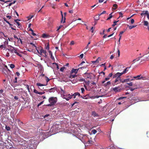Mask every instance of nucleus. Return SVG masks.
<instances>
[{
  "label": "nucleus",
  "mask_w": 149,
  "mask_h": 149,
  "mask_svg": "<svg viewBox=\"0 0 149 149\" xmlns=\"http://www.w3.org/2000/svg\"><path fill=\"white\" fill-rule=\"evenodd\" d=\"M57 98L56 97H52L49 99V102L50 103L47 105V106H51L54 105L57 102Z\"/></svg>",
  "instance_id": "nucleus-1"
},
{
  "label": "nucleus",
  "mask_w": 149,
  "mask_h": 149,
  "mask_svg": "<svg viewBox=\"0 0 149 149\" xmlns=\"http://www.w3.org/2000/svg\"><path fill=\"white\" fill-rule=\"evenodd\" d=\"M38 49H37V50L40 54L42 55L45 57L47 56V52L45 50L43 49L41 47L38 48Z\"/></svg>",
  "instance_id": "nucleus-2"
},
{
  "label": "nucleus",
  "mask_w": 149,
  "mask_h": 149,
  "mask_svg": "<svg viewBox=\"0 0 149 149\" xmlns=\"http://www.w3.org/2000/svg\"><path fill=\"white\" fill-rule=\"evenodd\" d=\"M122 81L120 77H118L117 78H116L114 83L112 84L113 86H114L118 84H120L121 82H122Z\"/></svg>",
  "instance_id": "nucleus-3"
},
{
  "label": "nucleus",
  "mask_w": 149,
  "mask_h": 149,
  "mask_svg": "<svg viewBox=\"0 0 149 149\" xmlns=\"http://www.w3.org/2000/svg\"><path fill=\"white\" fill-rule=\"evenodd\" d=\"M111 91H113L115 92H120L121 90V88H120L119 86L116 87L114 88H111Z\"/></svg>",
  "instance_id": "nucleus-4"
},
{
  "label": "nucleus",
  "mask_w": 149,
  "mask_h": 149,
  "mask_svg": "<svg viewBox=\"0 0 149 149\" xmlns=\"http://www.w3.org/2000/svg\"><path fill=\"white\" fill-rule=\"evenodd\" d=\"M84 68V67H80V68H78V69L73 68L71 70V72H72V73H74L75 74H76L77 73L78 70L80 69H82V68Z\"/></svg>",
  "instance_id": "nucleus-5"
},
{
  "label": "nucleus",
  "mask_w": 149,
  "mask_h": 149,
  "mask_svg": "<svg viewBox=\"0 0 149 149\" xmlns=\"http://www.w3.org/2000/svg\"><path fill=\"white\" fill-rule=\"evenodd\" d=\"M141 75H138L134 77V79H142L143 80H145V77H143L142 76L141 77Z\"/></svg>",
  "instance_id": "nucleus-6"
},
{
  "label": "nucleus",
  "mask_w": 149,
  "mask_h": 149,
  "mask_svg": "<svg viewBox=\"0 0 149 149\" xmlns=\"http://www.w3.org/2000/svg\"><path fill=\"white\" fill-rule=\"evenodd\" d=\"M36 85L39 87V88L41 90H42L44 89V88L42 87V86H45V85L43 84L38 83L36 84Z\"/></svg>",
  "instance_id": "nucleus-7"
},
{
  "label": "nucleus",
  "mask_w": 149,
  "mask_h": 149,
  "mask_svg": "<svg viewBox=\"0 0 149 149\" xmlns=\"http://www.w3.org/2000/svg\"><path fill=\"white\" fill-rule=\"evenodd\" d=\"M6 68H3L2 70V72L3 73L5 74H7L8 72L10 71L9 69H8V68L7 66H6Z\"/></svg>",
  "instance_id": "nucleus-8"
},
{
  "label": "nucleus",
  "mask_w": 149,
  "mask_h": 149,
  "mask_svg": "<svg viewBox=\"0 0 149 149\" xmlns=\"http://www.w3.org/2000/svg\"><path fill=\"white\" fill-rule=\"evenodd\" d=\"M30 142L31 144L32 145H36L37 143V141L36 140L34 139H32L30 140Z\"/></svg>",
  "instance_id": "nucleus-9"
},
{
  "label": "nucleus",
  "mask_w": 149,
  "mask_h": 149,
  "mask_svg": "<svg viewBox=\"0 0 149 149\" xmlns=\"http://www.w3.org/2000/svg\"><path fill=\"white\" fill-rule=\"evenodd\" d=\"M44 90L46 91H49V92H54L55 91V89L54 88H52L50 89H48V90H47L46 89H45Z\"/></svg>",
  "instance_id": "nucleus-10"
},
{
  "label": "nucleus",
  "mask_w": 149,
  "mask_h": 149,
  "mask_svg": "<svg viewBox=\"0 0 149 149\" xmlns=\"http://www.w3.org/2000/svg\"><path fill=\"white\" fill-rule=\"evenodd\" d=\"M20 21V20L19 19L15 20V21L16 23L18 25V27L19 28H20L21 27V25L19 22L17 21Z\"/></svg>",
  "instance_id": "nucleus-11"
},
{
  "label": "nucleus",
  "mask_w": 149,
  "mask_h": 149,
  "mask_svg": "<svg viewBox=\"0 0 149 149\" xmlns=\"http://www.w3.org/2000/svg\"><path fill=\"white\" fill-rule=\"evenodd\" d=\"M124 31H121L120 32V34H119V40H118V42H119V44H120V40L121 38V35H122V34L124 32Z\"/></svg>",
  "instance_id": "nucleus-12"
},
{
  "label": "nucleus",
  "mask_w": 149,
  "mask_h": 149,
  "mask_svg": "<svg viewBox=\"0 0 149 149\" xmlns=\"http://www.w3.org/2000/svg\"><path fill=\"white\" fill-rule=\"evenodd\" d=\"M148 59V56H145L143 58L141 59V62H142L143 61H145L146 60H147Z\"/></svg>",
  "instance_id": "nucleus-13"
},
{
  "label": "nucleus",
  "mask_w": 149,
  "mask_h": 149,
  "mask_svg": "<svg viewBox=\"0 0 149 149\" xmlns=\"http://www.w3.org/2000/svg\"><path fill=\"white\" fill-rule=\"evenodd\" d=\"M100 15H96L94 17V19L95 20L97 21L99 19V16Z\"/></svg>",
  "instance_id": "nucleus-14"
},
{
  "label": "nucleus",
  "mask_w": 149,
  "mask_h": 149,
  "mask_svg": "<svg viewBox=\"0 0 149 149\" xmlns=\"http://www.w3.org/2000/svg\"><path fill=\"white\" fill-rule=\"evenodd\" d=\"M136 102H138L140 101V99H139L138 97H134V99H132Z\"/></svg>",
  "instance_id": "nucleus-15"
},
{
  "label": "nucleus",
  "mask_w": 149,
  "mask_h": 149,
  "mask_svg": "<svg viewBox=\"0 0 149 149\" xmlns=\"http://www.w3.org/2000/svg\"><path fill=\"white\" fill-rule=\"evenodd\" d=\"M45 49L48 50H49V43H48L47 44H45Z\"/></svg>",
  "instance_id": "nucleus-16"
},
{
  "label": "nucleus",
  "mask_w": 149,
  "mask_h": 149,
  "mask_svg": "<svg viewBox=\"0 0 149 149\" xmlns=\"http://www.w3.org/2000/svg\"><path fill=\"white\" fill-rule=\"evenodd\" d=\"M148 13V11H142V13H141V15L142 16L143 15H147Z\"/></svg>",
  "instance_id": "nucleus-17"
},
{
  "label": "nucleus",
  "mask_w": 149,
  "mask_h": 149,
  "mask_svg": "<svg viewBox=\"0 0 149 149\" xmlns=\"http://www.w3.org/2000/svg\"><path fill=\"white\" fill-rule=\"evenodd\" d=\"M6 51H10V52L12 53L14 52L13 48H10V49H6Z\"/></svg>",
  "instance_id": "nucleus-18"
},
{
  "label": "nucleus",
  "mask_w": 149,
  "mask_h": 149,
  "mask_svg": "<svg viewBox=\"0 0 149 149\" xmlns=\"http://www.w3.org/2000/svg\"><path fill=\"white\" fill-rule=\"evenodd\" d=\"M48 52L49 53V55L51 56V58L52 59H53L54 58V57L52 56V52L49 50Z\"/></svg>",
  "instance_id": "nucleus-19"
},
{
  "label": "nucleus",
  "mask_w": 149,
  "mask_h": 149,
  "mask_svg": "<svg viewBox=\"0 0 149 149\" xmlns=\"http://www.w3.org/2000/svg\"><path fill=\"white\" fill-rule=\"evenodd\" d=\"M136 25H134L129 26V25H127V26H129V29H131L133 28L136 27Z\"/></svg>",
  "instance_id": "nucleus-20"
},
{
  "label": "nucleus",
  "mask_w": 149,
  "mask_h": 149,
  "mask_svg": "<svg viewBox=\"0 0 149 149\" xmlns=\"http://www.w3.org/2000/svg\"><path fill=\"white\" fill-rule=\"evenodd\" d=\"M119 72H117L116 74H114L113 76V78H117L118 77H119V76L118 75Z\"/></svg>",
  "instance_id": "nucleus-21"
},
{
  "label": "nucleus",
  "mask_w": 149,
  "mask_h": 149,
  "mask_svg": "<svg viewBox=\"0 0 149 149\" xmlns=\"http://www.w3.org/2000/svg\"><path fill=\"white\" fill-rule=\"evenodd\" d=\"M119 72H117L116 74H114L113 76V78H117L118 77H119V76L118 75Z\"/></svg>",
  "instance_id": "nucleus-22"
},
{
  "label": "nucleus",
  "mask_w": 149,
  "mask_h": 149,
  "mask_svg": "<svg viewBox=\"0 0 149 149\" xmlns=\"http://www.w3.org/2000/svg\"><path fill=\"white\" fill-rule=\"evenodd\" d=\"M92 115L94 117L98 116L97 114L95 111H93L92 112Z\"/></svg>",
  "instance_id": "nucleus-23"
},
{
  "label": "nucleus",
  "mask_w": 149,
  "mask_h": 149,
  "mask_svg": "<svg viewBox=\"0 0 149 149\" xmlns=\"http://www.w3.org/2000/svg\"><path fill=\"white\" fill-rule=\"evenodd\" d=\"M141 58V57H139L136 58V59L134 60L133 61V62L134 63L136 61H138Z\"/></svg>",
  "instance_id": "nucleus-24"
},
{
  "label": "nucleus",
  "mask_w": 149,
  "mask_h": 149,
  "mask_svg": "<svg viewBox=\"0 0 149 149\" xmlns=\"http://www.w3.org/2000/svg\"><path fill=\"white\" fill-rule=\"evenodd\" d=\"M131 67H128L126 68L124 70H123V73H126L127 71L128 70V69L130 68Z\"/></svg>",
  "instance_id": "nucleus-25"
},
{
  "label": "nucleus",
  "mask_w": 149,
  "mask_h": 149,
  "mask_svg": "<svg viewBox=\"0 0 149 149\" xmlns=\"http://www.w3.org/2000/svg\"><path fill=\"white\" fill-rule=\"evenodd\" d=\"M26 100V98L25 97H23L22 96H21L20 97L19 99V101H22V100H24V101H25Z\"/></svg>",
  "instance_id": "nucleus-26"
},
{
  "label": "nucleus",
  "mask_w": 149,
  "mask_h": 149,
  "mask_svg": "<svg viewBox=\"0 0 149 149\" xmlns=\"http://www.w3.org/2000/svg\"><path fill=\"white\" fill-rule=\"evenodd\" d=\"M130 80L129 79H126L124 80L123 81H122V82L123 83L125 82H128L130 81Z\"/></svg>",
  "instance_id": "nucleus-27"
},
{
  "label": "nucleus",
  "mask_w": 149,
  "mask_h": 149,
  "mask_svg": "<svg viewBox=\"0 0 149 149\" xmlns=\"http://www.w3.org/2000/svg\"><path fill=\"white\" fill-rule=\"evenodd\" d=\"M144 25L146 26H148V22L147 21H144Z\"/></svg>",
  "instance_id": "nucleus-28"
},
{
  "label": "nucleus",
  "mask_w": 149,
  "mask_h": 149,
  "mask_svg": "<svg viewBox=\"0 0 149 149\" xmlns=\"http://www.w3.org/2000/svg\"><path fill=\"white\" fill-rule=\"evenodd\" d=\"M64 18H63V23H65V22L66 18L65 17V16H66V12H65L64 13Z\"/></svg>",
  "instance_id": "nucleus-29"
},
{
  "label": "nucleus",
  "mask_w": 149,
  "mask_h": 149,
  "mask_svg": "<svg viewBox=\"0 0 149 149\" xmlns=\"http://www.w3.org/2000/svg\"><path fill=\"white\" fill-rule=\"evenodd\" d=\"M112 13H113V12L109 14V17L107 19V20H109V19H111L112 17L113 16L112 15Z\"/></svg>",
  "instance_id": "nucleus-30"
},
{
  "label": "nucleus",
  "mask_w": 149,
  "mask_h": 149,
  "mask_svg": "<svg viewBox=\"0 0 149 149\" xmlns=\"http://www.w3.org/2000/svg\"><path fill=\"white\" fill-rule=\"evenodd\" d=\"M113 7H115V8H112V9L113 10H115L118 7V5L116 4H114L113 5Z\"/></svg>",
  "instance_id": "nucleus-31"
},
{
  "label": "nucleus",
  "mask_w": 149,
  "mask_h": 149,
  "mask_svg": "<svg viewBox=\"0 0 149 149\" xmlns=\"http://www.w3.org/2000/svg\"><path fill=\"white\" fill-rule=\"evenodd\" d=\"M63 96H66V97H68L69 99H71L72 98V96L70 94H69L67 95H63Z\"/></svg>",
  "instance_id": "nucleus-32"
},
{
  "label": "nucleus",
  "mask_w": 149,
  "mask_h": 149,
  "mask_svg": "<svg viewBox=\"0 0 149 149\" xmlns=\"http://www.w3.org/2000/svg\"><path fill=\"white\" fill-rule=\"evenodd\" d=\"M101 60V59L100 58L98 57L95 61V63H99V61H100Z\"/></svg>",
  "instance_id": "nucleus-33"
},
{
  "label": "nucleus",
  "mask_w": 149,
  "mask_h": 149,
  "mask_svg": "<svg viewBox=\"0 0 149 149\" xmlns=\"http://www.w3.org/2000/svg\"><path fill=\"white\" fill-rule=\"evenodd\" d=\"M6 46L5 45H2L0 46V48L1 49H2L3 48H4L5 49V48H6Z\"/></svg>",
  "instance_id": "nucleus-34"
},
{
  "label": "nucleus",
  "mask_w": 149,
  "mask_h": 149,
  "mask_svg": "<svg viewBox=\"0 0 149 149\" xmlns=\"http://www.w3.org/2000/svg\"><path fill=\"white\" fill-rule=\"evenodd\" d=\"M11 47L12 48H13V50H14V52L16 54V52H18V51L17 50V48Z\"/></svg>",
  "instance_id": "nucleus-35"
},
{
  "label": "nucleus",
  "mask_w": 149,
  "mask_h": 149,
  "mask_svg": "<svg viewBox=\"0 0 149 149\" xmlns=\"http://www.w3.org/2000/svg\"><path fill=\"white\" fill-rule=\"evenodd\" d=\"M76 76V75L75 74L70 75L69 77V78H70L71 79H72L75 77Z\"/></svg>",
  "instance_id": "nucleus-36"
},
{
  "label": "nucleus",
  "mask_w": 149,
  "mask_h": 149,
  "mask_svg": "<svg viewBox=\"0 0 149 149\" xmlns=\"http://www.w3.org/2000/svg\"><path fill=\"white\" fill-rule=\"evenodd\" d=\"M30 44L31 45H32L33 47V46L34 47H35L36 48V50H37V47L35 46L34 44L32 42H30Z\"/></svg>",
  "instance_id": "nucleus-37"
},
{
  "label": "nucleus",
  "mask_w": 149,
  "mask_h": 149,
  "mask_svg": "<svg viewBox=\"0 0 149 149\" xmlns=\"http://www.w3.org/2000/svg\"><path fill=\"white\" fill-rule=\"evenodd\" d=\"M14 38L17 40L18 42H19V38H18L16 36L14 35Z\"/></svg>",
  "instance_id": "nucleus-38"
},
{
  "label": "nucleus",
  "mask_w": 149,
  "mask_h": 149,
  "mask_svg": "<svg viewBox=\"0 0 149 149\" xmlns=\"http://www.w3.org/2000/svg\"><path fill=\"white\" fill-rule=\"evenodd\" d=\"M61 93L63 95H64V93H65L64 91L61 88Z\"/></svg>",
  "instance_id": "nucleus-39"
},
{
  "label": "nucleus",
  "mask_w": 149,
  "mask_h": 149,
  "mask_svg": "<svg viewBox=\"0 0 149 149\" xmlns=\"http://www.w3.org/2000/svg\"><path fill=\"white\" fill-rule=\"evenodd\" d=\"M65 69V67H62L60 69V71L61 72H63Z\"/></svg>",
  "instance_id": "nucleus-40"
},
{
  "label": "nucleus",
  "mask_w": 149,
  "mask_h": 149,
  "mask_svg": "<svg viewBox=\"0 0 149 149\" xmlns=\"http://www.w3.org/2000/svg\"><path fill=\"white\" fill-rule=\"evenodd\" d=\"M116 23L117 22H116V21H114L113 22V24L112 25V26L114 27L117 24Z\"/></svg>",
  "instance_id": "nucleus-41"
},
{
  "label": "nucleus",
  "mask_w": 149,
  "mask_h": 149,
  "mask_svg": "<svg viewBox=\"0 0 149 149\" xmlns=\"http://www.w3.org/2000/svg\"><path fill=\"white\" fill-rule=\"evenodd\" d=\"M88 45H87L85 47V49H84V50H86V52H87L89 49H88Z\"/></svg>",
  "instance_id": "nucleus-42"
},
{
  "label": "nucleus",
  "mask_w": 149,
  "mask_h": 149,
  "mask_svg": "<svg viewBox=\"0 0 149 149\" xmlns=\"http://www.w3.org/2000/svg\"><path fill=\"white\" fill-rule=\"evenodd\" d=\"M17 77H15V79L13 80V82L14 83H16L17 82Z\"/></svg>",
  "instance_id": "nucleus-43"
},
{
  "label": "nucleus",
  "mask_w": 149,
  "mask_h": 149,
  "mask_svg": "<svg viewBox=\"0 0 149 149\" xmlns=\"http://www.w3.org/2000/svg\"><path fill=\"white\" fill-rule=\"evenodd\" d=\"M92 132L93 134H95L97 132V131L95 130H92Z\"/></svg>",
  "instance_id": "nucleus-44"
},
{
  "label": "nucleus",
  "mask_w": 149,
  "mask_h": 149,
  "mask_svg": "<svg viewBox=\"0 0 149 149\" xmlns=\"http://www.w3.org/2000/svg\"><path fill=\"white\" fill-rule=\"evenodd\" d=\"M42 36L43 38H46L47 37V35L45 34H43Z\"/></svg>",
  "instance_id": "nucleus-45"
},
{
  "label": "nucleus",
  "mask_w": 149,
  "mask_h": 149,
  "mask_svg": "<svg viewBox=\"0 0 149 149\" xmlns=\"http://www.w3.org/2000/svg\"><path fill=\"white\" fill-rule=\"evenodd\" d=\"M15 67V65L13 64H11L10 65V67L11 68L13 69V68H14Z\"/></svg>",
  "instance_id": "nucleus-46"
},
{
  "label": "nucleus",
  "mask_w": 149,
  "mask_h": 149,
  "mask_svg": "<svg viewBox=\"0 0 149 149\" xmlns=\"http://www.w3.org/2000/svg\"><path fill=\"white\" fill-rule=\"evenodd\" d=\"M6 129L8 131L10 130V127H9L7 126L6 127Z\"/></svg>",
  "instance_id": "nucleus-47"
},
{
  "label": "nucleus",
  "mask_w": 149,
  "mask_h": 149,
  "mask_svg": "<svg viewBox=\"0 0 149 149\" xmlns=\"http://www.w3.org/2000/svg\"><path fill=\"white\" fill-rule=\"evenodd\" d=\"M33 15L32 16H29L27 17V18L28 20H29L31 19L33 17Z\"/></svg>",
  "instance_id": "nucleus-48"
},
{
  "label": "nucleus",
  "mask_w": 149,
  "mask_h": 149,
  "mask_svg": "<svg viewBox=\"0 0 149 149\" xmlns=\"http://www.w3.org/2000/svg\"><path fill=\"white\" fill-rule=\"evenodd\" d=\"M44 102V101L41 102L40 103H39L37 105V107H39L40 105H41Z\"/></svg>",
  "instance_id": "nucleus-49"
},
{
  "label": "nucleus",
  "mask_w": 149,
  "mask_h": 149,
  "mask_svg": "<svg viewBox=\"0 0 149 149\" xmlns=\"http://www.w3.org/2000/svg\"><path fill=\"white\" fill-rule=\"evenodd\" d=\"M124 73H123V71L122 72H121V73L119 72L118 75L119 76V77H120V76H121L123 74H124Z\"/></svg>",
  "instance_id": "nucleus-50"
},
{
  "label": "nucleus",
  "mask_w": 149,
  "mask_h": 149,
  "mask_svg": "<svg viewBox=\"0 0 149 149\" xmlns=\"http://www.w3.org/2000/svg\"><path fill=\"white\" fill-rule=\"evenodd\" d=\"M75 95H76V96L78 95L79 96H81L80 94L79 93H78V92L75 93Z\"/></svg>",
  "instance_id": "nucleus-51"
},
{
  "label": "nucleus",
  "mask_w": 149,
  "mask_h": 149,
  "mask_svg": "<svg viewBox=\"0 0 149 149\" xmlns=\"http://www.w3.org/2000/svg\"><path fill=\"white\" fill-rule=\"evenodd\" d=\"M0 1H2V2H4L5 3H7L8 2H10L11 1L8 0V1H5L4 0H0Z\"/></svg>",
  "instance_id": "nucleus-52"
},
{
  "label": "nucleus",
  "mask_w": 149,
  "mask_h": 149,
  "mask_svg": "<svg viewBox=\"0 0 149 149\" xmlns=\"http://www.w3.org/2000/svg\"><path fill=\"white\" fill-rule=\"evenodd\" d=\"M64 97H64V99H65L67 101L69 100L70 99H69L68 97H66V96H63Z\"/></svg>",
  "instance_id": "nucleus-53"
},
{
  "label": "nucleus",
  "mask_w": 149,
  "mask_h": 149,
  "mask_svg": "<svg viewBox=\"0 0 149 149\" xmlns=\"http://www.w3.org/2000/svg\"><path fill=\"white\" fill-rule=\"evenodd\" d=\"M119 14L120 15V16L119 17H123V13H121V12H119Z\"/></svg>",
  "instance_id": "nucleus-54"
},
{
  "label": "nucleus",
  "mask_w": 149,
  "mask_h": 149,
  "mask_svg": "<svg viewBox=\"0 0 149 149\" xmlns=\"http://www.w3.org/2000/svg\"><path fill=\"white\" fill-rule=\"evenodd\" d=\"M61 16H62V20L61 21V22H63V13H62V12L61 11Z\"/></svg>",
  "instance_id": "nucleus-55"
},
{
  "label": "nucleus",
  "mask_w": 149,
  "mask_h": 149,
  "mask_svg": "<svg viewBox=\"0 0 149 149\" xmlns=\"http://www.w3.org/2000/svg\"><path fill=\"white\" fill-rule=\"evenodd\" d=\"M81 90L82 93H84V92L85 91L84 88H81Z\"/></svg>",
  "instance_id": "nucleus-56"
},
{
  "label": "nucleus",
  "mask_w": 149,
  "mask_h": 149,
  "mask_svg": "<svg viewBox=\"0 0 149 149\" xmlns=\"http://www.w3.org/2000/svg\"><path fill=\"white\" fill-rule=\"evenodd\" d=\"M113 74L111 73H110L108 77L110 78L111 77L113 76Z\"/></svg>",
  "instance_id": "nucleus-57"
},
{
  "label": "nucleus",
  "mask_w": 149,
  "mask_h": 149,
  "mask_svg": "<svg viewBox=\"0 0 149 149\" xmlns=\"http://www.w3.org/2000/svg\"><path fill=\"white\" fill-rule=\"evenodd\" d=\"M7 51V53L6 54V56L7 57H9L10 56L9 55V53L8 52V51Z\"/></svg>",
  "instance_id": "nucleus-58"
},
{
  "label": "nucleus",
  "mask_w": 149,
  "mask_h": 149,
  "mask_svg": "<svg viewBox=\"0 0 149 149\" xmlns=\"http://www.w3.org/2000/svg\"><path fill=\"white\" fill-rule=\"evenodd\" d=\"M33 92L36 94H38V91L35 89L33 90Z\"/></svg>",
  "instance_id": "nucleus-59"
},
{
  "label": "nucleus",
  "mask_w": 149,
  "mask_h": 149,
  "mask_svg": "<svg viewBox=\"0 0 149 149\" xmlns=\"http://www.w3.org/2000/svg\"><path fill=\"white\" fill-rule=\"evenodd\" d=\"M127 84L130 86H131L133 85L132 82H130V83H127Z\"/></svg>",
  "instance_id": "nucleus-60"
},
{
  "label": "nucleus",
  "mask_w": 149,
  "mask_h": 149,
  "mask_svg": "<svg viewBox=\"0 0 149 149\" xmlns=\"http://www.w3.org/2000/svg\"><path fill=\"white\" fill-rule=\"evenodd\" d=\"M63 26L61 25H60L59 27H58V29H57V31H58L59 30V29H60Z\"/></svg>",
  "instance_id": "nucleus-61"
},
{
  "label": "nucleus",
  "mask_w": 149,
  "mask_h": 149,
  "mask_svg": "<svg viewBox=\"0 0 149 149\" xmlns=\"http://www.w3.org/2000/svg\"><path fill=\"white\" fill-rule=\"evenodd\" d=\"M106 13V11H104L103 12H102V13H101L99 14V15H102V14H105Z\"/></svg>",
  "instance_id": "nucleus-62"
},
{
  "label": "nucleus",
  "mask_w": 149,
  "mask_h": 149,
  "mask_svg": "<svg viewBox=\"0 0 149 149\" xmlns=\"http://www.w3.org/2000/svg\"><path fill=\"white\" fill-rule=\"evenodd\" d=\"M74 44V42L73 41H72L70 42V45H73Z\"/></svg>",
  "instance_id": "nucleus-63"
},
{
  "label": "nucleus",
  "mask_w": 149,
  "mask_h": 149,
  "mask_svg": "<svg viewBox=\"0 0 149 149\" xmlns=\"http://www.w3.org/2000/svg\"><path fill=\"white\" fill-rule=\"evenodd\" d=\"M134 19H132L131 20V23L132 24H133L134 23Z\"/></svg>",
  "instance_id": "nucleus-64"
}]
</instances>
